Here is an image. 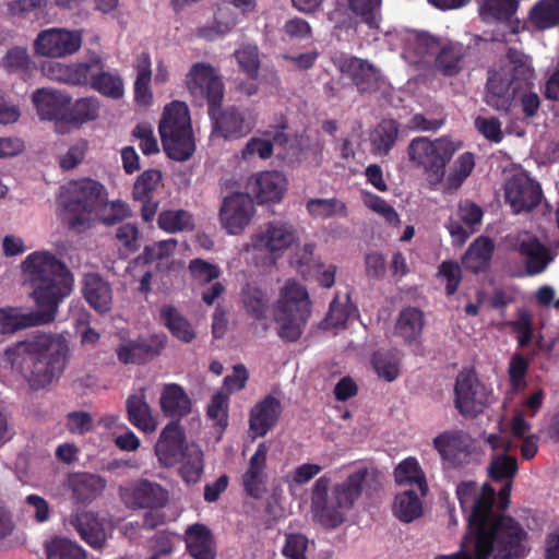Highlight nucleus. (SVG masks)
Segmentation results:
<instances>
[{"mask_svg": "<svg viewBox=\"0 0 559 559\" xmlns=\"http://www.w3.org/2000/svg\"><path fill=\"white\" fill-rule=\"evenodd\" d=\"M22 269L37 310L25 312L14 307L0 309V326L4 332L13 333L53 322L60 304L73 289L71 271L64 262L48 251L31 253L23 261Z\"/></svg>", "mask_w": 559, "mask_h": 559, "instance_id": "1", "label": "nucleus"}, {"mask_svg": "<svg viewBox=\"0 0 559 559\" xmlns=\"http://www.w3.org/2000/svg\"><path fill=\"white\" fill-rule=\"evenodd\" d=\"M186 85L195 104L207 103L212 121V136L227 141L247 136L255 121L248 109L235 105L222 108L225 86L216 69L204 62L193 63L186 76Z\"/></svg>", "mask_w": 559, "mask_h": 559, "instance_id": "2", "label": "nucleus"}, {"mask_svg": "<svg viewBox=\"0 0 559 559\" xmlns=\"http://www.w3.org/2000/svg\"><path fill=\"white\" fill-rule=\"evenodd\" d=\"M457 499L463 513L467 518L468 535L485 534L488 539L498 542L509 549L515 547L530 548L528 533L520 522L509 515L493 510L496 491L484 485L478 492L475 481H463L456 489Z\"/></svg>", "mask_w": 559, "mask_h": 559, "instance_id": "3", "label": "nucleus"}, {"mask_svg": "<svg viewBox=\"0 0 559 559\" xmlns=\"http://www.w3.org/2000/svg\"><path fill=\"white\" fill-rule=\"evenodd\" d=\"M67 340L57 334L37 333L16 342L4 352L11 368L17 371L31 389H44L63 373L68 362Z\"/></svg>", "mask_w": 559, "mask_h": 559, "instance_id": "4", "label": "nucleus"}, {"mask_svg": "<svg viewBox=\"0 0 559 559\" xmlns=\"http://www.w3.org/2000/svg\"><path fill=\"white\" fill-rule=\"evenodd\" d=\"M368 475V467L362 466L334 486L328 475L316 480L311 490V510L323 527L334 530L345 522L348 511L362 493Z\"/></svg>", "mask_w": 559, "mask_h": 559, "instance_id": "5", "label": "nucleus"}, {"mask_svg": "<svg viewBox=\"0 0 559 559\" xmlns=\"http://www.w3.org/2000/svg\"><path fill=\"white\" fill-rule=\"evenodd\" d=\"M533 86V70L526 56L509 48L499 69L488 71L484 100L497 111L509 112L518 96Z\"/></svg>", "mask_w": 559, "mask_h": 559, "instance_id": "6", "label": "nucleus"}, {"mask_svg": "<svg viewBox=\"0 0 559 559\" xmlns=\"http://www.w3.org/2000/svg\"><path fill=\"white\" fill-rule=\"evenodd\" d=\"M61 202L69 227L80 231L88 227L93 215H98L107 204V191L103 183L92 178L71 180L62 188Z\"/></svg>", "mask_w": 559, "mask_h": 559, "instance_id": "7", "label": "nucleus"}, {"mask_svg": "<svg viewBox=\"0 0 559 559\" xmlns=\"http://www.w3.org/2000/svg\"><path fill=\"white\" fill-rule=\"evenodd\" d=\"M158 132L163 148L170 159L185 162L194 154L195 139L186 103L175 100L165 107Z\"/></svg>", "mask_w": 559, "mask_h": 559, "instance_id": "8", "label": "nucleus"}, {"mask_svg": "<svg viewBox=\"0 0 559 559\" xmlns=\"http://www.w3.org/2000/svg\"><path fill=\"white\" fill-rule=\"evenodd\" d=\"M311 316V301L307 289L296 281H287L281 289L274 308L278 336L288 343L297 342Z\"/></svg>", "mask_w": 559, "mask_h": 559, "instance_id": "9", "label": "nucleus"}, {"mask_svg": "<svg viewBox=\"0 0 559 559\" xmlns=\"http://www.w3.org/2000/svg\"><path fill=\"white\" fill-rule=\"evenodd\" d=\"M456 147L447 138L429 140L426 136L413 139L407 147L409 162L423 170L428 182L432 186L443 181L445 167L452 159Z\"/></svg>", "mask_w": 559, "mask_h": 559, "instance_id": "10", "label": "nucleus"}, {"mask_svg": "<svg viewBox=\"0 0 559 559\" xmlns=\"http://www.w3.org/2000/svg\"><path fill=\"white\" fill-rule=\"evenodd\" d=\"M489 404V392L473 369H464L456 376L454 406L464 417L475 418Z\"/></svg>", "mask_w": 559, "mask_h": 559, "instance_id": "11", "label": "nucleus"}, {"mask_svg": "<svg viewBox=\"0 0 559 559\" xmlns=\"http://www.w3.org/2000/svg\"><path fill=\"white\" fill-rule=\"evenodd\" d=\"M118 495L123 506L133 511L159 510L169 500L166 488L146 478H139L119 486Z\"/></svg>", "mask_w": 559, "mask_h": 559, "instance_id": "12", "label": "nucleus"}, {"mask_svg": "<svg viewBox=\"0 0 559 559\" xmlns=\"http://www.w3.org/2000/svg\"><path fill=\"white\" fill-rule=\"evenodd\" d=\"M82 29L59 27L40 31L34 40L36 55L49 58H63L78 52L82 46Z\"/></svg>", "mask_w": 559, "mask_h": 559, "instance_id": "13", "label": "nucleus"}, {"mask_svg": "<svg viewBox=\"0 0 559 559\" xmlns=\"http://www.w3.org/2000/svg\"><path fill=\"white\" fill-rule=\"evenodd\" d=\"M251 240L254 250L264 252L276 260L297 242L298 235L293 224L274 221L266 223L260 231L253 235Z\"/></svg>", "mask_w": 559, "mask_h": 559, "instance_id": "14", "label": "nucleus"}, {"mask_svg": "<svg viewBox=\"0 0 559 559\" xmlns=\"http://www.w3.org/2000/svg\"><path fill=\"white\" fill-rule=\"evenodd\" d=\"M466 539L472 545L471 551L461 549L451 555H438L435 559H524L531 550L521 547L509 549L508 545L504 550L503 545L488 539L483 533L478 537L467 534Z\"/></svg>", "mask_w": 559, "mask_h": 559, "instance_id": "15", "label": "nucleus"}, {"mask_svg": "<svg viewBox=\"0 0 559 559\" xmlns=\"http://www.w3.org/2000/svg\"><path fill=\"white\" fill-rule=\"evenodd\" d=\"M254 203L250 193L234 192L222 200L219 219L230 235H239L254 215Z\"/></svg>", "mask_w": 559, "mask_h": 559, "instance_id": "16", "label": "nucleus"}, {"mask_svg": "<svg viewBox=\"0 0 559 559\" xmlns=\"http://www.w3.org/2000/svg\"><path fill=\"white\" fill-rule=\"evenodd\" d=\"M166 344L165 334H153L148 337L124 341L116 347L115 353L123 365H144L159 356Z\"/></svg>", "mask_w": 559, "mask_h": 559, "instance_id": "17", "label": "nucleus"}, {"mask_svg": "<svg viewBox=\"0 0 559 559\" xmlns=\"http://www.w3.org/2000/svg\"><path fill=\"white\" fill-rule=\"evenodd\" d=\"M269 445L260 442L248 461L246 471L241 475V485L246 495L260 500L267 492L269 476L266 473V460Z\"/></svg>", "mask_w": 559, "mask_h": 559, "instance_id": "18", "label": "nucleus"}, {"mask_svg": "<svg viewBox=\"0 0 559 559\" xmlns=\"http://www.w3.org/2000/svg\"><path fill=\"white\" fill-rule=\"evenodd\" d=\"M186 432L179 421L168 423L162 430L155 444V454L165 467L179 463L180 455L186 451Z\"/></svg>", "mask_w": 559, "mask_h": 559, "instance_id": "19", "label": "nucleus"}, {"mask_svg": "<svg viewBox=\"0 0 559 559\" xmlns=\"http://www.w3.org/2000/svg\"><path fill=\"white\" fill-rule=\"evenodd\" d=\"M506 200L514 213L531 211L540 203L542 188L526 176H513L506 183Z\"/></svg>", "mask_w": 559, "mask_h": 559, "instance_id": "20", "label": "nucleus"}, {"mask_svg": "<svg viewBox=\"0 0 559 559\" xmlns=\"http://www.w3.org/2000/svg\"><path fill=\"white\" fill-rule=\"evenodd\" d=\"M33 103L43 120H55L57 129L67 124L71 97L64 93L40 88L34 92Z\"/></svg>", "mask_w": 559, "mask_h": 559, "instance_id": "21", "label": "nucleus"}, {"mask_svg": "<svg viewBox=\"0 0 559 559\" xmlns=\"http://www.w3.org/2000/svg\"><path fill=\"white\" fill-rule=\"evenodd\" d=\"M282 411L281 401L271 394L259 401L249 415V431L252 438L266 436L278 423Z\"/></svg>", "mask_w": 559, "mask_h": 559, "instance_id": "22", "label": "nucleus"}, {"mask_svg": "<svg viewBox=\"0 0 559 559\" xmlns=\"http://www.w3.org/2000/svg\"><path fill=\"white\" fill-rule=\"evenodd\" d=\"M286 178L276 170L262 171L253 176L247 185L259 204L280 202L286 190Z\"/></svg>", "mask_w": 559, "mask_h": 559, "instance_id": "23", "label": "nucleus"}, {"mask_svg": "<svg viewBox=\"0 0 559 559\" xmlns=\"http://www.w3.org/2000/svg\"><path fill=\"white\" fill-rule=\"evenodd\" d=\"M94 66H103L99 57L94 58L92 62H79L72 64H63L57 61H48L43 64L44 74L50 80L71 84L86 85L90 79V70Z\"/></svg>", "mask_w": 559, "mask_h": 559, "instance_id": "24", "label": "nucleus"}, {"mask_svg": "<svg viewBox=\"0 0 559 559\" xmlns=\"http://www.w3.org/2000/svg\"><path fill=\"white\" fill-rule=\"evenodd\" d=\"M70 524L80 535L81 539L93 549L100 550L107 540L103 521L91 511L78 512L70 518Z\"/></svg>", "mask_w": 559, "mask_h": 559, "instance_id": "25", "label": "nucleus"}, {"mask_svg": "<svg viewBox=\"0 0 559 559\" xmlns=\"http://www.w3.org/2000/svg\"><path fill=\"white\" fill-rule=\"evenodd\" d=\"M185 543L192 559H215L217 556L214 535L205 524L194 523L188 526Z\"/></svg>", "mask_w": 559, "mask_h": 559, "instance_id": "26", "label": "nucleus"}, {"mask_svg": "<svg viewBox=\"0 0 559 559\" xmlns=\"http://www.w3.org/2000/svg\"><path fill=\"white\" fill-rule=\"evenodd\" d=\"M341 71L352 80L360 93H371L379 87L378 70L364 59L346 58L341 64Z\"/></svg>", "mask_w": 559, "mask_h": 559, "instance_id": "27", "label": "nucleus"}, {"mask_svg": "<svg viewBox=\"0 0 559 559\" xmlns=\"http://www.w3.org/2000/svg\"><path fill=\"white\" fill-rule=\"evenodd\" d=\"M106 486L107 480L94 473H74L69 477L72 499L76 503H91L104 492Z\"/></svg>", "mask_w": 559, "mask_h": 559, "instance_id": "28", "label": "nucleus"}, {"mask_svg": "<svg viewBox=\"0 0 559 559\" xmlns=\"http://www.w3.org/2000/svg\"><path fill=\"white\" fill-rule=\"evenodd\" d=\"M82 293L87 304L97 312L105 313L111 309V286L99 274L88 273L84 276Z\"/></svg>", "mask_w": 559, "mask_h": 559, "instance_id": "29", "label": "nucleus"}, {"mask_svg": "<svg viewBox=\"0 0 559 559\" xmlns=\"http://www.w3.org/2000/svg\"><path fill=\"white\" fill-rule=\"evenodd\" d=\"M433 447L441 457L453 464L462 463V457L468 454V438L461 430L443 431L433 439Z\"/></svg>", "mask_w": 559, "mask_h": 559, "instance_id": "30", "label": "nucleus"}, {"mask_svg": "<svg viewBox=\"0 0 559 559\" xmlns=\"http://www.w3.org/2000/svg\"><path fill=\"white\" fill-rule=\"evenodd\" d=\"M493 251L492 239L480 236L468 246L462 257V264L466 271L473 274L484 273L490 267Z\"/></svg>", "mask_w": 559, "mask_h": 559, "instance_id": "31", "label": "nucleus"}, {"mask_svg": "<svg viewBox=\"0 0 559 559\" xmlns=\"http://www.w3.org/2000/svg\"><path fill=\"white\" fill-rule=\"evenodd\" d=\"M519 5V0H483L479 4V15L486 23H501L513 27L520 22L515 17Z\"/></svg>", "mask_w": 559, "mask_h": 559, "instance_id": "32", "label": "nucleus"}, {"mask_svg": "<svg viewBox=\"0 0 559 559\" xmlns=\"http://www.w3.org/2000/svg\"><path fill=\"white\" fill-rule=\"evenodd\" d=\"M160 408L165 416L179 421L191 412L192 403L189 395L177 383L166 384L160 394Z\"/></svg>", "mask_w": 559, "mask_h": 559, "instance_id": "33", "label": "nucleus"}, {"mask_svg": "<svg viewBox=\"0 0 559 559\" xmlns=\"http://www.w3.org/2000/svg\"><path fill=\"white\" fill-rule=\"evenodd\" d=\"M519 251L525 257V269L528 275L543 273L555 259L551 250L537 238L521 241Z\"/></svg>", "mask_w": 559, "mask_h": 559, "instance_id": "34", "label": "nucleus"}, {"mask_svg": "<svg viewBox=\"0 0 559 559\" xmlns=\"http://www.w3.org/2000/svg\"><path fill=\"white\" fill-rule=\"evenodd\" d=\"M424 329V313L416 307H407L399 313L395 332L404 342L412 344L417 342Z\"/></svg>", "mask_w": 559, "mask_h": 559, "instance_id": "35", "label": "nucleus"}, {"mask_svg": "<svg viewBox=\"0 0 559 559\" xmlns=\"http://www.w3.org/2000/svg\"><path fill=\"white\" fill-rule=\"evenodd\" d=\"M100 71L94 72L90 70V79L87 84L99 94L111 99H119L124 94L122 78L117 72L104 71V64L96 66Z\"/></svg>", "mask_w": 559, "mask_h": 559, "instance_id": "36", "label": "nucleus"}, {"mask_svg": "<svg viewBox=\"0 0 559 559\" xmlns=\"http://www.w3.org/2000/svg\"><path fill=\"white\" fill-rule=\"evenodd\" d=\"M400 133V124L394 119H383L371 132L370 142L374 154L386 156L394 147Z\"/></svg>", "mask_w": 559, "mask_h": 559, "instance_id": "37", "label": "nucleus"}, {"mask_svg": "<svg viewBox=\"0 0 559 559\" xmlns=\"http://www.w3.org/2000/svg\"><path fill=\"white\" fill-rule=\"evenodd\" d=\"M160 320L171 335L183 343H191L195 332L191 323L171 305H165L159 311Z\"/></svg>", "mask_w": 559, "mask_h": 559, "instance_id": "38", "label": "nucleus"}, {"mask_svg": "<svg viewBox=\"0 0 559 559\" xmlns=\"http://www.w3.org/2000/svg\"><path fill=\"white\" fill-rule=\"evenodd\" d=\"M128 420L139 430L152 432L156 421L151 414V407L144 395H130L126 401Z\"/></svg>", "mask_w": 559, "mask_h": 559, "instance_id": "39", "label": "nucleus"}, {"mask_svg": "<svg viewBox=\"0 0 559 559\" xmlns=\"http://www.w3.org/2000/svg\"><path fill=\"white\" fill-rule=\"evenodd\" d=\"M393 474L397 485H416L421 497H425L427 495L428 485L426 481V477L418 461L415 457L409 456L404 459L394 468Z\"/></svg>", "mask_w": 559, "mask_h": 559, "instance_id": "40", "label": "nucleus"}, {"mask_svg": "<svg viewBox=\"0 0 559 559\" xmlns=\"http://www.w3.org/2000/svg\"><path fill=\"white\" fill-rule=\"evenodd\" d=\"M179 474L187 484H197L203 474V452L197 443L186 445V451L179 459Z\"/></svg>", "mask_w": 559, "mask_h": 559, "instance_id": "41", "label": "nucleus"}, {"mask_svg": "<svg viewBox=\"0 0 559 559\" xmlns=\"http://www.w3.org/2000/svg\"><path fill=\"white\" fill-rule=\"evenodd\" d=\"M464 56L463 45L452 43L444 45L436 56V69L444 76H455L463 69Z\"/></svg>", "mask_w": 559, "mask_h": 559, "instance_id": "42", "label": "nucleus"}, {"mask_svg": "<svg viewBox=\"0 0 559 559\" xmlns=\"http://www.w3.org/2000/svg\"><path fill=\"white\" fill-rule=\"evenodd\" d=\"M423 501L413 489L404 490L395 496L393 514L403 523H411L423 515Z\"/></svg>", "mask_w": 559, "mask_h": 559, "instance_id": "43", "label": "nucleus"}, {"mask_svg": "<svg viewBox=\"0 0 559 559\" xmlns=\"http://www.w3.org/2000/svg\"><path fill=\"white\" fill-rule=\"evenodd\" d=\"M306 209L314 219H329L335 216L346 217L348 215L346 204L336 198L310 199L306 203Z\"/></svg>", "mask_w": 559, "mask_h": 559, "instance_id": "44", "label": "nucleus"}, {"mask_svg": "<svg viewBox=\"0 0 559 559\" xmlns=\"http://www.w3.org/2000/svg\"><path fill=\"white\" fill-rule=\"evenodd\" d=\"M158 227L167 233L191 231L194 229V217L186 210H165L157 218Z\"/></svg>", "mask_w": 559, "mask_h": 559, "instance_id": "45", "label": "nucleus"}, {"mask_svg": "<svg viewBox=\"0 0 559 559\" xmlns=\"http://www.w3.org/2000/svg\"><path fill=\"white\" fill-rule=\"evenodd\" d=\"M99 107V100L96 97L78 99L72 107L69 106L67 124L79 128L83 123L97 119Z\"/></svg>", "mask_w": 559, "mask_h": 559, "instance_id": "46", "label": "nucleus"}, {"mask_svg": "<svg viewBox=\"0 0 559 559\" xmlns=\"http://www.w3.org/2000/svg\"><path fill=\"white\" fill-rule=\"evenodd\" d=\"M530 20L537 29L559 24V0H539L530 11Z\"/></svg>", "mask_w": 559, "mask_h": 559, "instance_id": "47", "label": "nucleus"}, {"mask_svg": "<svg viewBox=\"0 0 559 559\" xmlns=\"http://www.w3.org/2000/svg\"><path fill=\"white\" fill-rule=\"evenodd\" d=\"M377 376L386 382L394 381L400 376L401 359L396 352L377 350L371 358Z\"/></svg>", "mask_w": 559, "mask_h": 559, "instance_id": "48", "label": "nucleus"}, {"mask_svg": "<svg viewBox=\"0 0 559 559\" xmlns=\"http://www.w3.org/2000/svg\"><path fill=\"white\" fill-rule=\"evenodd\" d=\"M47 559H86V551L76 543L55 537L46 544Z\"/></svg>", "mask_w": 559, "mask_h": 559, "instance_id": "49", "label": "nucleus"}, {"mask_svg": "<svg viewBox=\"0 0 559 559\" xmlns=\"http://www.w3.org/2000/svg\"><path fill=\"white\" fill-rule=\"evenodd\" d=\"M234 57L237 60L239 69L250 79L257 80L260 71V50L257 45L243 44L236 49Z\"/></svg>", "mask_w": 559, "mask_h": 559, "instance_id": "50", "label": "nucleus"}, {"mask_svg": "<svg viewBox=\"0 0 559 559\" xmlns=\"http://www.w3.org/2000/svg\"><path fill=\"white\" fill-rule=\"evenodd\" d=\"M242 301L247 313L254 320L266 318L269 310V300L263 290L248 285L242 292Z\"/></svg>", "mask_w": 559, "mask_h": 559, "instance_id": "51", "label": "nucleus"}, {"mask_svg": "<svg viewBox=\"0 0 559 559\" xmlns=\"http://www.w3.org/2000/svg\"><path fill=\"white\" fill-rule=\"evenodd\" d=\"M355 310L356 307L350 304L348 296L345 297L344 301H341L338 296H336L330 304L329 312L322 322L323 328L336 329L345 326Z\"/></svg>", "mask_w": 559, "mask_h": 559, "instance_id": "52", "label": "nucleus"}, {"mask_svg": "<svg viewBox=\"0 0 559 559\" xmlns=\"http://www.w3.org/2000/svg\"><path fill=\"white\" fill-rule=\"evenodd\" d=\"M162 181V173L157 169L144 170L135 180L132 190L133 200H147L154 198V193Z\"/></svg>", "mask_w": 559, "mask_h": 559, "instance_id": "53", "label": "nucleus"}, {"mask_svg": "<svg viewBox=\"0 0 559 559\" xmlns=\"http://www.w3.org/2000/svg\"><path fill=\"white\" fill-rule=\"evenodd\" d=\"M518 469V461L515 457L507 454H500L491 461L488 473L493 481H501L504 479L507 481H512Z\"/></svg>", "mask_w": 559, "mask_h": 559, "instance_id": "54", "label": "nucleus"}, {"mask_svg": "<svg viewBox=\"0 0 559 559\" xmlns=\"http://www.w3.org/2000/svg\"><path fill=\"white\" fill-rule=\"evenodd\" d=\"M475 167V156L472 152L461 154L454 162L452 171L448 176V185L451 188L457 189L472 174Z\"/></svg>", "mask_w": 559, "mask_h": 559, "instance_id": "55", "label": "nucleus"}, {"mask_svg": "<svg viewBox=\"0 0 559 559\" xmlns=\"http://www.w3.org/2000/svg\"><path fill=\"white\" fill-rule=\"evenodd\" d=\"M188 269L192 278L201 285L212 283L222 274L218 265L200 258L191 260Z\"/></svg>", "mask_w": 559, "mask_h": 559, "instance_id": "56", "label": "nucleus"}, {"mask_svg": "<svg viewBox=\"0 0 559 559\" xmlns=\"http://www.w3.org/2000/svg\"><path fill=\"white\" fill-rule=\"evenodd\" d=\"M437 277L445 280V295H454L462 282L460 264L454 260L442 261L438 266Z\"/></svg>", "mask_w": 559, "mask_h": 559, "instance_id": "57", "label": "nucleus"}, {"mask_svg": "<svg viewBox=\"0 0 559 559\" xmlns=\"http://www.w3.org/2000/svg\"><path fill=\"white\" fill-rule=\"evenodd\" d=\"M32 61L25 48L13 47L7 51L1 64L9 73L26 72Z\"/></svg>", "mask_w": 559, "mask_h": 559, "instance_id": "58", "label": "nucleus"}, {"mask_svg": "<svg viewBox=\"0 0 559 559\" xmlns=\"http://www.w3.org/2000/svg\"><path fill=\"white\" fill-rule=\"evenodd\" d=\"M509 325L518 334L519 347H526L533 337L531 313L525 309H519L516 320L509 322Z\"/></svg>", "mask_w": 559, "mask_h": 559, "instance_id": "59", "label": "nucleus"}, {"mask_svg": "<svg viewBox=\"0 0 559 559\" xmlns=\"http://www.w3.org/2000/svg\"><path fill=\"white\" fill-rule=\"evenodd\" d=\"M207 416L216 421L221 428L228 425V397L226 394L218 392L211 399V403L206 411Z\"/></svg>", "mask_w": 559, "mask_h": 559, "instance_id": "60", "label": "nucleus"}, {"mask_svg": "<svg viewBox=\"0 0 559 559\" xmlns=\"http://www.w3.org/2000/svg\"><path fill=\"white\" fill-rule=\"evenodd\" d=\"M476 130L488 141L500 143L503 140L501 121L497 117H477L475 119Z\"/></svg>", "mask_w": 559, "mask_h": 559, "instance_id": "61", "label": "nucleus"}, {"mask_svg": "<svg viewBox=\"0 0 559 559\" xmlns=\"http://www.w3.org/2000/svg\"><path fill=\"white\" fill-rule=\"evenodd\" d=\"M100 210L103 213L99 218L107 226L116 225L130 216L129 206L120 200L107 203Z\"/></svg>", "mask_w": 559, "mask_h": 559, "instance_id": "62", "label": "nucleus"}, {"mask_svg": "<svg viewBox=\"0 0 559 559\" xmlns=\"http://www.w3.org/2000/svg\"><path fill=\"white\" fill-rule=\"evenodd\" d=\"M308 539L302 534H288L283 547V555L287 559H307Z\"/></svg>", "mask_w": 559, "mask_h": 559, "instance_id": "63", "label": "nucleus"}, {"mask_svg": "<svg viewBox=\"0 0 559 559\" xmlns=\"http://www.w3.org/2000/svg\"><path fill=\"white\" fill-rule=\"evenodd\" d=\"M273 154V144L270 140L251 138L241 151L243 159L258 155L262 159L270 158Z\"/></svg>", "mask_w": 559, "mask_h": 559, "instance_id": "64", "label": "nucleus"}]
</instances>
